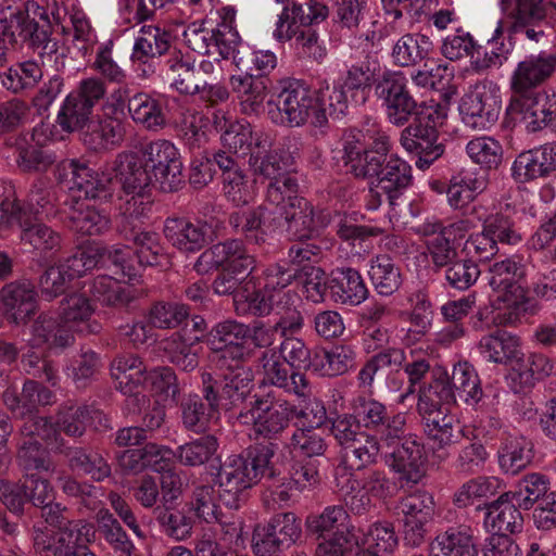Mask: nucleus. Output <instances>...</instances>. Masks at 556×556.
Returning a JSON list of instances; mask_svg holds the SVG:
<instances>
[{"label":"nucleus","mask_w":556,"mask_h":556,"mask_svg":"<svg viewBox=\"0 0 556 556\" xmlns=\"http://www.w3.org/2000/svg\"><path fill=\"white\" fill-rule=\"evenodd\" d=\"M388 465L396 477L401 489H410L417 485L426 476L427 457L424 445L416 435L406 434L392 445Z\"/></svg>","instance_id":"4468645a"},{"label":"nucleus","mask_w":556,"mask_h":556,"mask_svg":"<svg viewBox=\"0 0 556 556\" xmlns=\"http://www.w3.org/2000/svg\"><path fill=\"white\" fill-rule=\"evenodd\" d=\"M307 8L308 13H305L302 4L298 2H292V5L283 7L281 13L278 15L274 30L275 39L279 42L289 41L294 35V25L296 23L309 27L324 22L329 16L328 7L318 0H309Z\"/></svg>","instance_id":"393cba45"},{"label":"nucleus","mask_w":556,"mask_h":556,"mask_svg":"<svg viewBox=\"0 0 556 556\" xmlns=\"http://www.w3.org/2000/svg\"><path fill=\"white\" fill-rule=\"evenodd\" d=\"M88 525L78 520L56 531L43 526H34L31 539L36 553L43 556H73L84 543L89 542L86 535Z\"/></svg>","instance_id":"f3484780"},{"label":"nucleus","mask_w":556,"mask_h":556,"mask_svg":"<svg viewBox=\"0 0 556 556\" xmlns=\"http://www.w3.org/2000/svg\"><path fill=\"white\" fill-rule=\"evenodd\" d=\"M314 92L315 111H313L312 126L323 128L328 124V115L340 117L348 113L353 101H349V94L337 81L332 86L319 87Z\"/></svg>","instance_id":"72a5a7b5"},{"label":"nucleus","mask_w":556,"mask_h":556,"mask_svg":"<svg viewBox=\"0 0 556 556\" xmlns=\"http://www.w3.org/2000/svg\"><path fill=\"white\" fill-rule=\"evenodd\" d=\"M433 45L430 38L419 33L401 36L392 47L391 56L396 66H415L427 60Z\"/></svg>","instance_id":"de8ad7c7"},{"label":"nucleus","mask_w":556,"mask_h":556,"mask_svg":"<svg viewBox=\"0 0 556 556\" xmlns=\"http://www.w3.org/2000/svg\"><path fill=\"white\" fill-rule=\"evenodd\" d=\"M478 509L485 511L483 527L491 535L515 534L520 533L523 529L521 508L506 492H503L496 500L485 503L482 507L478 506Z\"/></svg>","instance_id":"5701e85b"},{"label":"nucleus","mask_w":556,"mask_h":556,"mask_svg":"<svg viewBox=\"0 0 556 556\" xmlns=\"http://www.w3.org/2000/svg\"><path fill=\"white\" fill-rule=\"evenodd\" d=\"M230 83L240 101L242 113L248 115L257 114L263 110L269 86L268 77L245 74L243 76H232Z\"/></svg>","instance_id":"ea45409f"},{"label":"nucleus","mask_w":556,"mask_h":556,"mask_svg":"<svg viewBox=\"0 0 556 556\" xmlns=\"http://www.w3.org/2000/svg\"><path fill=\"white\" fill-rule=\"evenodd\" d=\"M434 118H439L438 112L428 109L417 117H413V122L401 131L400 136L401 146L408 153L418 156L415 164L422 170L429 168L444 153V146L438 141L439 134Z\"/></svg>","instance_id":"6e6552de"},{"label":"nucleus","mask_w":556,"mask_h":556,"mask_svg":"<svg viewBox=\"0 0 556 556\" xmlns=\"http://www.w3.org/2000/svg\"><path fill=\"white\" fill-rule=\"evenodd\" d=\"M507 113L514 118H519L530 132H536L544 128L556 131V97L549 98L546 92L507 109Z\"/></svg>","instance_id":"cd10ccee"},{"label":"nucleus","mask_w":556,"mask_h":556,"mask_svg":"<svg viewBox=\"0 0 556 556\" xmlns=\"http://www.w3.org/2000/svg\"><path fill=\"white\" fill-rule=\"evenodd\" d=\"M229 224L237 233L244 236L247 241L262 244L277 228L283 226L280 213H271L264 204L248 210L232 212Z\"/></svg>","instance_id":"6ab92c4d"},{"label":"nucleus","mask_w":556,"mask_h":556,"mask_svg":"<svg viewBox=\"0 0 556 556\" xmlns=\"http://www.w3.org/2000/svg\"><path fill=\"white\" fill-rule=\"evenodd\" d=\"M451 377L459 400L471 406H476L482 400L481 380L469 362L460 361L455 364Z\"/></svg>","instance_id":"e2e57ef3"},{"label":"nucleus","mask_w":556,"mask_h":556,"mask_svg":"<svg viewBox=\"0 0 556 556\" xmlns=\"http://www.w3.org/2000/svg\"><path fill=\"white\" fill-rule=\"evenodd\" d=\"M14 226H17L21 230V242L31 247L34 251L46 253L58 251L61 248L62 239L60 233L46 224L31 223L26 217V211L22 205L20 220Z\"/></svg>","instance_id":"49530a36"},{"label":"nucleus","mask_w":556,"mask_h":556,"mask_svg":"<svg viewBox=\"0 0 556 556\" xmlns=\"http://www.w3.org/2000/svg\"><path fill=\"white\" fill-rule=\"evenodd\" d=\"M110 215L96 206L83 201H75L67 215L66 226L83 236H98L109 230Z\"/></svg>","instance_id":"c9c22d12"},{"label":"nucleus","mask_w":556,"mask_h":556,"mask_svg":"<svg viewBox=\"0 0 556 556\" xmlns=\"http://www.w3.org/2000/svg\"><path fill=\"white\" fill-rule=\"evenodd\" d=\"M96 520L100 535L117 556H137L134 543L109 509H100L96 515Z\"/></svg>","instance_id":"bf43d9fd"},{"label":"nucleus","mask_w":556,"mask_h":556,"mask_svg":"<svg viewBox=\"0 0 556 556\" xmlns=\"http://www.w3.org/2000/svg\"><path fill=\"white\" fill-rule=\"evenodd\" d=\"M170 47L168 31L154 25L142 26L134 45L132 59L146 65L149 59L169 52Z\"/></svg>","instance_id":"864d4df0"},{"label":"nucleus","mask_w":556,"mask_h":556,"mask_svg":"<svg viewBox=\"0 0 556 556\" xmlns=\"http://www.w3.org/2000/svg\"><path fill=\"white\" fill-rule=\"evenodd\" d=\"M74 342V334L70 328L50 315H40L33 325V346H47L48 349H64Z\"/></svg>","instance_id":"8fccbe9b"},{"label":"nucleus","mask_w":556,"mask_h":556,"mask_svg":"<svg viewBox=\"0 0 556 556\" xmlns=\"http://www.w3.org/2000/svg\"><path fill=\"white\" fill-rule=\"evenodd\" d=\"M549 490V479L542 473L532 472L521 477L514 490L506 493L515 500L518 507L525 510L531 509Z\"/></svg>","instance_id":"0e129e2a"},{"label":"nucleus","mask_w":556,"mask_h":556,"mask_svg":"<svg viewBox=\"0 0 556 556\" xmlns=\"http://www.w3.org/2000/svg\"><path fill=\"white\" fill-rule=\"evenodd\" d=\"M428 556H479L473 530L466 525L450 527L429 544Z\"/></svg>","instance_id":"c756f323"},{"label":"nucleus","mask_w":556,"mask_h":556,"mask_svg":"<svg viewBox=\"0 0 556 556\" xmlns=\"http://www.w3.org/2000/svg\"><path fill=\"white\" fill-rule=\"evenodd\" d=\"M267 140V137L254 132L245 121L231 122L220 136L223 148L237 157H250L253 151H257V143Z\"/></svg>","instance_id":"c03bdc74"},{"label":"nucleus","mask_w":556,"mask_h":556,"mask_svg":"<svg viewBox=\"0 0 556 556\" xmlns=\"http://www.w3.org/2000/svg\"><path fill=\"white\" fill-rule=\"evenodd\" d=\"M283 215V225H287V230L293 239H312L314 233L329 222L321 212L317 214L314 206L304 198Z\"/></svg>","instance_id":"e433bc0d"},{"label":"nucleus","mask_w":556,"mask_h":556,"mask_svg":"<svg viewBox=\"0 0 556 556\" xmlns=\"http://www.w3.org/2000/svg\"><path fill=\"white\" fill-rule=\"evenodd\" d=\"M67 169L72 174L71 189L80 192L86 199H105L111 195V180L104 174L76 160L70 161Z\"/></svg>","instance_id":"37998d69"},{"label":"nucleus","mask_w":556,"mask_h":556,"mask_svg":"<svg viewBox=\"0 0 556 556\" xmlns=\"http://www.w3.org/2000/svg\"><path fill=\"white\" fill-rule=\"evenodd\" d=\"M431 356L422 350H410L406 355V361L403 364V371L407 377V387L399 395L396 403L406 404L407 401L414 400L415 393L419 390L426 376L431 370Z\"/></svg>","instance_id":"052dcab7"},{"label":"nucleus","mask_w":556,"mask_h":556,"mask_svg":"<svg viewBox=\"0 0 556 556\" xmlns=\"http://www.w3.org/2000/svg\"><path fill=\"white\" fill-rule=\"evenodd\" d=\"M298 193L299 182L294 175L280 177L269 182L263 204L269 207L271 213H280L283 223V214L303 199Z\"/></svg>","instance_id":"5fc2aeb1"},{"label":"nucleus","mask_w":556,"mask_h":556,"mask_svg":"<svg viewBox=\"0 0 556 556\" xmlns=\"http://www.w3.org/2000/svg\"><path fill=\"white\" fill-rule=\"evenodd\" d=\"M501 101L491 81H478L462 98L459 113L467 127L485 130L498 119Z\"/></svg>","instance_id":"2eb2a0df"},{"label":"nucleus","mask_w":556,"mask_h":556,"mask_svg":"<svg viewBox=\"0 0 556 556\" xmlns=\"http://www.w3.org/2000/svg\"><path fill=\"white\" fill-rule=\"evenodd\" d=\"M111 376L116 381V388L127 395L126 406L129 410H140L148 399L140 392L143 383H149L151 391L163 401H176L179 386L174 370L169 367H155L150 371L140 357L122 355L111 364Z\"/></svg>","instance_id":"f257e3e1"},{"label":"nucleus","mask_w":556,"mask_h":556,"mask_svg":"<svg viewBox=\"0 0 556 556\" xmlns=\"http://www.w3.org/2000/svg\"><path fill=\"white\" fill-rule=\"evenodd\" d=\"M218 446V439L215 435L205 434L179 445L174 451V457L184 466L199 467L212 459Z\"/></svg>","instance_id":"338daca9"},{"label":"nucleus","mask_w":556,"mask_h":556,"mask_svg":"<svg viewBox=\"0 0 556 556\" xmlns=\"http://www.w3.org/2000/svg\"><path fill=\"white\" fill-rule=\"evenodd\" d=\"M170 85L181 94L193 96L199 91V73L189 62L182 60L181 52L174 49L165 61Z\"/></svg>","instance_id":"680f3d73"},{"label":"nucleus","mask_w":556,"mask_h":556,"mask_svg":"<svg viewBox=\"0 0 556 556\" xmlns=\"http://www.w3.org/2000/svg\"><path fill=\"white\" fill-rule=\"evenodd\" d=\"M218 408L230 410L243 404L253 387V374L250 368L236 365L222 379L212 375Z\"/></svg>","instance_id":"b1692460"},{"label":"nucleus","mask_w":556,"mask_h":556,"mask_svg":"<svg viewBox=\"0 0 556 556\" xmlns=\"http://www.w3.org/2000/svg\"><path fill=\"white\" fill-rule=\"evenodd\" d=\"M480 354L496 364H516L521 354L519 338L503 330L484 336L478 345Z\"/></svg>","instance_id":"a19ab883"},{"label":"nucleus","mask_w":556,"mask_h":556,"mask_svg":"<svg viewBox=\"0 0 556 556\" xmlns=\"http://www.w3.org/2000/svg\"><path fill=\"white\" fill-rule=\"evenodd\" d=\"M261 453L256 448L249 456L231 455L220 465L217 473L219 500L229 508L238 509L243 500V492L262 478L274 479L277 473L267 457L268 451Z\"/></svg>","instance_id":"f03ea898"},{"label":"nucleus","mask_w":556,"mask_h":556,"mask_svg":"<svg viewBox=\"0 0 556 556\" xmlns=\"http://www.w3.org/2000/svg\"><path fill=\"white\" fill-rule=\"evenodd\" d=\"M331 299L339 304L356 306L363 303L368 290L361 276L354 268H338L329 279Z\"/></svg>","instance_id":"f704fd0d"},{"label":"nucleus","mask_w":556,"mask_h":556,"mask_svg":"<svg viewBox=\"0 0 556 556\" xmlns=\"http://www.w3.org/2000/svg\"><path fill=\"white\" fill-rule=\"evenodd\" d=\"M62 454L67 457L72 469L83 471L94 481H103L111 476V466L98 452H86L81 447H64Z\"/></svg>","instance_id":"69168bd1"},{"label":"nucleus","mask_w":556,"mask_h":556,"mask_svg":"<svg viewBox=\"0 0 556 556\" xmlns=\"http://www.w3.org/2000/svg\"><path fill=\"white\" fill-rule=\"evenodd\" d=\"M212 374H201V395L193 393L180 402V418L184 428L197 434L205 433L219 418V408Z\"/></svg>","instance_id":"ddd939ff"},{"label":"nucleus","mask_w":556,"mask_h":556,"mask_svg":"<svg viewBox=\"0 0 556 556\" xmlns=\"http://www.w3.org/2000/svg\"><path fill=\"white\" fill-rule=\"evenodd\" d=\"M330 433L337 444L344 451L351 467L362 470L376 463L380 452L378 439L362 430L354 415L341 414L331 420Z\"/></svg>","instance_id":"0eeeda50"},{"label":"nucleus","mask_w":556,"mask_h":556,"mask_svg":"<svg viewBox=\"0 0 556 556\" xmlns=\"http://www.w3.org/2000/svg\"><path fill=\"white\" fill-rule=\"evenodd\" d=\"M115 177L126 194H140L154 185L146 162L134 152H121L114 162Z\"/></svg>","instance_id":"473e14b6"},{"label":"nucleus","mask_w":556,"mask_h":556,"mask_svg":"<svg viewBox=\"0 0 556 556\" xmlns=\"http://www.w3.org/2000/svg\"><path fill=\"white\" fill-rule=\"evenodd\" d=\"M270 142L257 143V151H253L249 157V165L257 176H263L270 181L278 180L280 177L292 175L288 172L291 156H282L278 151L269 150Z\"/></svg>","instance_id":"603ef678"},{"label":"nucleus","mask_w":556,"mask_h":556,"mask_svg":"<svg viewBox=\"0 0 556 556\" xmlns=\"http://www.w3.org/2000/svg\"><path fill=\"white\" fill-rule=\"evenodd\" d=\"M364 136L362 130L353 129L345 132L342 142V161L346 170L356 178L372 177V166L377 165V160L368 155L367 147L362 142Z\"/></svg>","instance_id":"4c0bfd02"},{"label":"nucleus","mask_w":556,"mask_h":556,"mask_svg":"<svg viewBox=\"0 0 556 556\" xmlns=\"http://www.w3.org/2000/svg\"><path fill=\"white\" fill-rule=\"evenodd\" d=\"M375 94L381 102L386 117L391 125L405 126L428 110L410 92L408 80L402 72L386 71L375 84Z\"/></svg>","instance_id":"20e7f679"},{"label":"nucleus","mask_w":556,"mask_h":556,"mask_svg":"<svg viewBox=\"0 0 556 556\" xmlns=\"http://www.w3.org/2000/svg\"><path fill=\"white\" fill-rule=\"evenodd\" d=\"M368 275L376 291L381 295L393 294L402 283L400 267L387 254L377 255L370 261Z\"/></svg>","instance_id":"774afa93"},{"label":"nucleus","mask_w":556,"mask_h":556,"mask_svg":"<svg viewBox=\"0 0 556 556\" xmlns=\"http://www.w3.org/2000/svg\"><path fill=\"white\" fill-rule=\"evenodd\" d=\"M36 17L42 23L49 21L48 12L43 7L36 2H27L24 8H17L0 20L1 35L12 43L29 45L42 28V24H39Z\"/></svg>","instance_id":"412c9836"},{"label":"nucleus","mask_w":556,"mask_h":556,"mask_svg":"<svg viewBox=\"0 0 556 556\" xmlns=\"http://www.w3.org/2000/svg\"><path fill=\"white\" fill-rule=\"evenodd\" d=\"M252 402V432L255 440H263L254 448L261 453L268 451L267 457L273 459L281 446L283 434L295 416L296 405L287 400L281 392L268 390L255 394Z\"/></svg>","instance_id":"7ed1b4c3"},{"label":"nucleus","mask_w":556,"mask_h":556,"mask_svg":"<svg viewBox=\"0 0 556 556\" xmlns=\"http://www.w3.org/2000/svg\"><path fill=\"white\" fill-rule=\"evenodd\" d=\"M346 481L350 484L346 493L362 492L359 497L353 495L350 502H346L357 514L366 510L371 498L386 500L393 496L399 484L384 469L380 468H368L361 473L352 475Z\"/></svg>","instance_id":"a211bd4d"},{"label":"nucleus","mask_w":556,"mask_h":556,"mask_svg":"<svg viewBox=\"0 0 556 556\" xmlns=\"http://www.w3.org/2000/svg\"><path fill=\"white\" fill-rule=\"evenodd\" d=\"M141 152L154 185L160 190L175 192L184 187V165L180 153L173 142L157 139L147 143Z\"/></svg>","instance_id":"9d476101"},{"label":"nucleus","mask_w":556,"mask_h":556,"mask_svg":"<svg viewBox=\"0 0 556 556\" xmlns=\"http://www.w3.org/2000/svg\"><path fill=\"white\" fill-rule=\"evenodd\" d=\"M36 291L28 281H13L0 290L5 318L16 325L25 324L36 311Z\"/></svg>","instance_id":"bb28decb"},{"label":"nucleus","mask_w":556,"mask_h":556,"mask_svg":"<svg viewBox=\"0 0 556 556\" xmlns=\"http://www.w3.org/2000/svg\"><path fill=\"white\" fill-rule=\"evenodd\" d=\"M208 228L211 225L200 219L192 222L185 217H168L164 223L163 232L179 251L193 253L206 245Z\"/></svg>","instance_id":"a878e982"},{"label":"nucleus","mask_w":556,"mask_h":556,"mask_svg":"<svg viewBox=\"0 0 556 556\" xmlns=\"http://www.w3.org/2000/svg\"><path fill=\"white\" fill-rule=\"evenodd\" d=\"M301 534V519L295 514L290 511L276 514L266 523L254 527L252 552L255 556H277V553L285 547L294 544Z\"/></svg>","instance_id":"f8f14e48"},{"label":"nucleus","mask_w":556,"mask_h":556,"mask_svg":"<svg viewBox=\"0 0 556 556\" xmlns=\"http://www.w3.org/2000/svg\"><path fill=\"white\" fill-rule=\"evenodd\" d=\"M247 325L233 319L217 323L207 334V343L212 351L220 353L222 358L228 355L233 361L244 356Z\"/></svg>","instance_id":"7c9ffc66"},{"label":"nucleus","mask_w":556,"mask_h":556,"mask_svg":"<svg viewBox=\"0 0 556 556\" xmlns=\"http://www.w3.org/2000/svg\"><path fill=\"white\" fill-rule=\"evenodd\" d=\"M81 130L83 144L94 153H108L119 148L126 135L123 121L109 114L94 116Z\"/></svg>","instance_id":"aec40b11"},{"label":"nucleus","mask_w":556,"mask_h":556,"mask_svg":"<svg viewBox=\"0 0 556 556\" xmlns=\"http://www.w3.org/2000/svg\"><path fill=\"white\" fill-rule=\"evenodd\" d=\"M288 302V292H273L260 285L251 293L235 295V311L238 315L251 314L255 317H266L277 311L280 304Z\"/></svg>","instance_id":"58836bf2"},{"label":"nucleus","mask_w":556,"mask_h":556,"mask_svg":"<svg viewBox=\"0 0 556 556\" xmlns=\"http://www.w3.org/2000/svg\"><path fill=\"white\" fill-rule=\"evenodd\" d=\"M377 66V61L366 55L364 60L351 64L338 81L349 94V101H353L354 106L364 105L367 102L371 87L376 84Z\"/></svg>","instance_id":"2f4dec72"},{"label":"nucleus","mask_w":556,"mask_h":556,"mask_svg":"<svg viewBox=\"0 0 556 556\" xmlns=\"http://www.w3.org/2000/svg\"><path fill=\"white\" fill-rule=\"evenodd\" d=\"M127 109L132 121L148 130H160L166 125L162 102L147 92H137L128 99Z\"/></svg>","instance_id":"a18cd8bd"},{"label":"nucleus","mask_w":556,"mask_h":556,"mask_svg":"<svg viewBox=\"0 0 556 556\" xmlns=\"http://www.w3.org/2000/svg\"><path fill=\"white\" fill-rule=\"evenodd\" d=\"M497 457L504 472L516 475L532 462L533 444L522 435L510 433L503 438Z\"/></svg>","instance_id":"79ce46f5"},{"label":"nucleus","mask_w":556,"mask_h":556,"mask_svg":"<svg viewBox=\"0 0 556 556\" xmlns=\"http://www.w3.org/2000/svg\"><path fill=\"white\" fill-rule=\"evenodd\" d=\"M43 72L35 61L16 62L0 72L1 87L12 94H23L34 89L42 79Z\"/></svg>","instance_id":"09e8293b"},{"label":"nucleus","mask_w":556,"mask_h":556,"mask_svg":"<svg viewBox=\"0 0 556 556\" xmlns=\"http://www.w3.org/2000/svg\"><path fill=\"white\" fill-rule=\"evenodd\" d=\"M556 73V53L542 50L519 61L509 78L510 99L507 109L544 93L541 87Z\"/></svg>","instance_id":"39448f33"},{"label":"nucleus","mask_w":556,"mask_h":556,"mask_svg":"<svg viewBox=\"0 0 556 556\" xmlns=\"http://www.w3.org/2000/svg\"><path fill=\"white\" fill-rule=\"evenodd\" d=\"M372 177L369 191L366 198V207L369 211L378 210L383 197L388 200L392 210L396 206V201L413 184L412 166L396 154H391L388 161L376 169Z\"/></svg>","instance_id":"1a4fd4ad"},{"label":"nucleus","mask_w":556,"mask_h":556,"mask_svg":"<svg viewBox=\"0 0 556 556\" xmlns=\"http://www.w3.org/2000/svg\"><path fill=\"white\" fill-rule=\"evenodd\" d=\"M417 410L422 417L425 434L439 448L458 444L465 437L460 421L437 407V403L425 392L418 397Z\"/></svg>","instance_id":"dca6fc26"},{"label":"nucleus","mask_w":556,"mask_h":556,"mask_svg":"<svg viewBox=\"0 0 556 556\" xmlns=\"http://www.w3.org/2000/svg\"><path fill=\"white\" fill-rule=\"evenodd\" d=\"M92 295L103 305L123 307L141 296V291L132 286H122L110 276L97 277L91 286Z\"/></svg>","instance_id":"13d9d810"},{"label":"nucleus","mask_w":556,"mask_h":556,"mask_svg":"<svg viewBox=\"0 0 556 556\" xmlns=\"http://www.w3.org/2000/svg\"><path fill=\"white\" fill-rule=\"evenodd\" d=\"M553 10H556L553 0H515V5L507 17L511 30L519 33L520 27L540 26Z\"/></svg>","instance_id":"4d7b16f0"},{"label":"nucleus","mask_w":556,"mask_h":556,"mask_svg":"<svg viewBox=\"0 0 556 556\" xmlns=\"http://www.w3.org/2000/svg\"><path fill=\"white\" fill-rule=\"evenodd\" d=\"M208 125L210 118L203 112L187 109L177 122V136L190 151L200 150L207 142Z\"/></svg>","instance_id":"6e6d98bb"},{"label":"nucleus","mask_w":556,"mask_h":556,"mask_svg":"<svg viewBox=\"0 0 556 556\" xmlns=\"http://www.w3.org/2000/svg\"><path fill=\"white\" fill-rule=\"evenodd\" d=\"M356 353L349 345H334L330 350H315L313 372L324 377H336L348 372L355 366Z\"/></svg>","instance_id":"3c124183"},{"label":"nucleus","mask_w":556,"mask_h":556,"mask_svg":"<svg viewBox=\"0 0 556 556\" xmlns=\"http://www.w3.org/2000/svg\"><path fill=\"white\" fill-rule=\"evenodd\" d=\"M351 410L362 428L386 446L394 445L406 429V417L391 413L378 400L358 395L351 401Z\"/></svg>","instance_id":"423d86ee"},{"label":"nucleus","mask_w":556,"mask_h":556,"mask_svg":"<svg viewBox=\"0 0 556 556\" xmlns=\"http://www.w3.org/2000/svg\"><path fill=\"white\" fill-rule=\"evenodd\" d=\"M274 103L276 110H270L269 115L275 124L288 127H301L307 122L312 124L315 98L304 83L296 79L281 81Z\"/></svg>","instance_id":"9b49d317"},{"label":"nucleus","mask_w":556,"mask_h":556,"mask_svg":"<svg viewBox=\"0 0 556 556\" xmlns=\"http://www.w3.org/2000/svg\"><path fill=\"white\" fill-rule=\"evenodd\" d=\"M556 172V142H547L517 155L511 165V176L517 182L546 178Z\"/></svg>","instance_id":"4be33fe9"},{"label":"nucleus","mask_w":556,"mask_h":556,"mask_svg":"<svg viewBox=\"0 0 556 556\" xmlns=\"http://www.w3.org/2000/svg\"><path fill=\"white\" fill-rule=\"evenodd\" d=\"M554 372V364L551 359L539 353L523 356L521 353L513 365L507 380L515 393H523L534 387L535 381Z\"/></svg>","instance_id":"c85d7f7f"}]
</instances>
